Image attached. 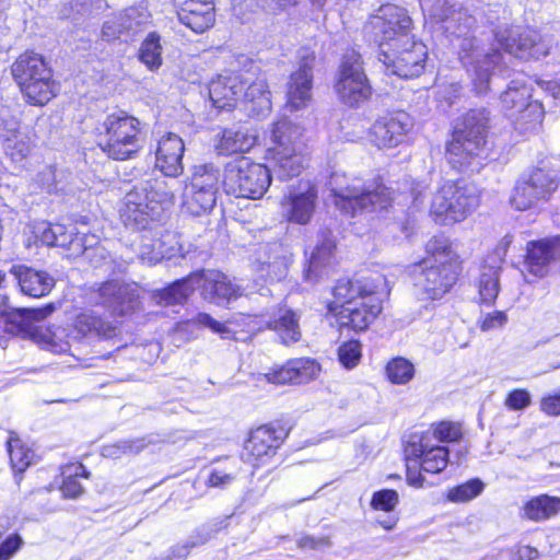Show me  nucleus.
I'll return each instance as SVG.
<instances>
[{"label": "nucleus", "mask_w": 560, "mask_h": 560, "mask_svg": "<svg viewBox=\"0 0 560 560\" xmlns=\"http://www.w3.org/2000/svg\"><path fill=\"white\" fill-rule=\"evenodd\" d=\"M95 141L110 159L126 161L143 147L140 121L124 112L107 115L94 129Z\"/></svg>", "instance_id": "nucleus-4"}, {"label": "nucleus", "mask_w": 560, "mask_h": 560, "mask_svg": "<svg viewBox=\"0 0 560 560\" xmlns=\"http://www.w3.org/2000/svg\"><path fill=\"white\" fill-rule=\"evenodd\" d=\"M428 257L411 268L413 287L425 299H439L456 282L460 272L458 256L452 250L448 240L434 236L427 244Z\"/></svg>", "instance_id": "nucleus-1"}, {"label": "nucleus", "mask_w": 560, "mask_h": 560, "mask_svg": "<svg viewBox=\"0 0 560 560\" xmlns=\"http://www.w3.org/2000/svg\"><path fill=\"white\" fill-rule=\"evenodd\" d=\"M362 63L361 55L352 50L343 56L340 66L336 91L341 102L350 107L360 106L372 94V88L364 73Z\"/></svg>", "instance_id": "nucleus-13"}, {"label": "nucleus", "mask_w": 560, "mask_h": 560, "mask_svg": "<svg viewBox=\"0 0 560 560\" xmlns=\"http://www.w3.org/2000/svg\"><path fill=\"white\" fill-rule=\"evenodd\" d=\"M199 276L195 272L174 281L168 287L156 290L152 293V300L161 306L183 304L196 289Z\"/></svg>", "instance_id": "nucleus-37"}, {"label": "nucleus", "mask_w": 560, "mask_h": 560, "mask_svg": "<svg viewBox=\"0 0 560 560\" xmlns=\"http://www.w3.org/2000/svg\"><path fill=\"white\" fill-rule=\"evenodd\" d=\"M320 372L319 364L310 358H298L288 361L284 365L272 369L261 374V377L268 383L284 385L289 383L303 384L318 376Z\"/></svg>", "instance_id": "nucleus-26"}, {"label": "nucleus", "mask_w": 560, "mask_h": 560, "mask_svg": "<svg viewBox=\"0 0 560 560\" xmlns=\"http://www.w3.org/2000/svg\"><path fill=\"white\" fill-rule=\"evenodd\" d=\"M378 60L384 65L386 72L409 79L419 77L427 59V47L415 38L406 42H389L388 46L380 49Z\"/></svg>", "instance_id": "nucleus-11"}, {"label": "nucleus", "mask_w": 560, "mask_h": 560, "mask_svg": "<svg viewBox=\"0 0 560 560\" xmlns=\"http://www.w3.org/2000/svg\"><path fill=\"white\" fill-rule=\"evenodd\" d=\"M196 289L200 290L201 298L218 306H225L243 294L241 287L234 283L226 275L220 271H198Z\"/></svg>", "instance_id": "nucleus-21"}, {"label": "nucleus", "mask_w": 560, "mask_h": 560, "mask_svg": "<svg viewBox=\"0 0 560 560\" xmlns=\"http://www.w3.org/2000/svg\"><path fill=\"white\" fill-rule=\"evenodd\" d=\"M74 228L67 229L63 224L42 223L36 228V236L42 244L47 246L61 247L68 249L71 240L74 236Z\"/></svg>", "instance_id": "nucleus-44"}, {"label": "nucleus", "mask_w": 560, "mask_h": 560, "mask_svg": "<svg viewBox=\"0 0 560 560\" xmlns=\"http://www.w3.org/2000/svg\"><path fill=\"white\" fill-rule=\"evenodd\" d=\"M126 36V31L122 28L119 16H113L106 20L102 27V37L104 40L112 42Z\"/></svg>", "instance_id": "nucleus-61"}, {"label": "nucleus", "mask_w": 560, "mask_h": 560, "mask_svg": "<svg viewBox=\"0 0 560 560\" xmlns=\"http://www.w3.org/2000/svg\"><path fill=\"white\" fill-rule=\"evenodd\" d=\"M220 171L213 164H200L194 167L189 186L194 189H209L219 191Z\"/></svg>", "instance_id": "nucleus-48"}, {"label": "nucleus", "mask_w": 560, "mask_h": 560, "mask_svg": "<svg viewBox=\"0 0 560 560\" xmlns=\"http://www.w3.org/2000/svg\"><path fill=\"white\" fill-rule=\"evenodd\" d=\"M173 197L162 176L148 175L126 195L120 209L121 221L129 229L145 230L160 220L164 205L171 203Z\"/></svg>", "instance_id": "nucleus-3"}, {"label": "nucleus", "mask_w": 560, "mask_h": 560, "mask_svg": "<svg viewBox=\"0 0 560 560\" xmlns=\"http://www.w3.org/2000/svg\"><path fill=\"white\" fill-rule=\"evenodd\" d=\"M433 434L441 442H455L462 436V429L457 423L441 422Z\"/></svg>", "instance_id": "nucleus-59"}, {"label": "nucleus", "mask_w": 560, "mask_h": 560, "mask_svg": "<svg viewBox=\"0 0 560 560\" xmlns=\"http://www.w3.org/2000/svg\"><path fill=\"white\" fill-rule=\"evenodd\" d=\"M529 30L524 25L499 26L494 32V40L501 49L509 55L518 58L521 48L524 49L523 31Z\"/></svg>", "instance_id": "nucleus-42"}, {"label": "nucleus", "mask_w": 560, "mask_h": 560, "mask_svg": "<svg viewBox=\"0 0 560 560\" xmlns=\"http://www.w3.org/2000/svg\"><path fill=\"white\" fill-rule=\"evenodd\" d=\"M398 503V493L395 490L385 489L373 494L371 505L375 510L393 511Z\"/></svg>", "instance_id": "nucleus-58"}, {"label": "nucleus", "mask_w": 560, "mask_h": 560, "mask_svg": "<svg viewBox=\"0 0 560 560\" xmlns=\"http://www.w3.org/2000/svg\"><path fill=\"white\" fill-rule=\"evenodd\" d=\"M479 205L472 187L464 182H447L434 195L431 212L443 224L463 221Z\"/></svg>", "instance_id": "nucleus-9"}, {"label": "nucleus", "mask_w": 560, "mask_h": 560, "mask_svg": "<svg viewBox=\"0 0 560 560\" xmlns=\"http://www.w3.org/2000/svg\"><path fill=\"white\" fill-rule=\"evenodd\" d=\"M485 487L486 485L480 479H470L465 483L451 488L446 497L451 502H468L478 497Z\"/></svg>", "instance_id": "nucleus-52"}, {"label": "nucleus", "mask_w": 560, "mask_h": 560, "mask_svg": "<svg viewBox=\"0 0 560 560\" xmlns=\"http://www.w3.org/2000/svg\"><path fill=\"white\" fill-rule=\"evenodd\" d=\"M8 452L10 455L11 467L15 475L16 483H20L22 479L20 475L32 465L34 452L31 448L24 446L21 440L18 438H10L8 441Z\"/></svg>", "instance_id": "nucleus-46"}, {"label": "nucleus", "mask_w": 560, "mask_h": 560, "mask_svg": "<svg viewBox=\"0 0 560 560\" xmlns=\"http://www.w3.org/2000/svg\"><path fill=\"white\" fill-rule=\"evenodd\" d=\"M161 36L151 32L147 35L139 48V60L151 71L162 66Z\"/></svg>", "instance_id": "nucleus-47"}, {"label": "nucleus", "mask_w": 560, "mask_h": 560, "mask_svg": "<svg viewBox=\"0 0 560 560\" xmlns=\"http://www.w3.org/2000/svg\"><path fill=\"white\" fill-rule=\"evenodd\" d=\"M287 435L288 432L282 427L261 425L252 431L244 445L247 460L254 466L266 464L276 455Z\"/></svg>", "instance_id": "nucleus-19"}, {"label": "nucleus", "mask_w": 560, "mask_h": 560, "mask_svg": "<svg viewBox=\"0 0 560 560\" xmlns=\"http://www.w3.org/2000/svg\"><path fill=\"white\" fill-rule=\"evenodd\" d=\"M222 185L228 195L236 198H261L271 185V171L267 165L240 158L224 165Z\"/></svg>", "instance_id": "nucleus-7"}, {"label": "nucleus", "mask_w": 560, "mask_h": 560, "mask_svg": "<svg viewBox=\"0 0 560 560\" xmlns=\"http://www.w3.org/2000/svg\"><path fill=\"white\" fill-rule=\"evenodd\" d=\"M185 144L183 139L176 133L168 132L164 135L158 142L155 151L156 167L163 174V178L178 177L184 171L183 155Z\"/></svg>", "instance_id": "nucleus-29"}, {"label": "nucleus", "mask_w": 560, "mask_h": 560, "mask_svg": "<svg viewBox=\"0 0 560 560\" xmlns=\"http://www.w3.org/2000/svg\"><path fill=\"white\" fill-rule=\"evenodd\" d=\"M530 97L532 89L520 81H512L509 89L501 95V103L508 117L522 132L535 129L541 124L544 117L541 103L532 101Z\"/></svg>", "instance_id": "nucleus-12"}, {"label": "nucleus", "mask_w": 560, "mask_h": 560, "mask_svg": "<svg viewBox=\"0 0 560 560\" xmlns=\"http://www.w3.org/2000/svg\"><path fill=\"white\" fill-rule=\"evenodd\" d=\"M468 71L476 92L478 94L487 93L490 86V56L486 54L480 59L475 57Z\"/></svg>", "instance_id": "nucleus-49"}, {"label": "nucleus", "mask_w": 560, "mask_h": 560, "mask_svg": "<svg viewBox=\"0 0 560 560\" xmlns=\"http://www.w3.org/2000/svg\"><path fill=\"white\" fill-rule=\"evenodd\" d=\"M382 281L381 277L372 279L370 277H362L360 279H340L337 281L332 289L335 301L330 310L335 311L339 305L342 308L350 303H355L359 300H366V296L376 294L378 285Z\"/></svg>", "instance_id": "nucleus-31"}, {"label": "nucleus", "mask_w": 560, "mask_h": 560, "mask_svg": "<svg viewBox=\"0 0 560 560\" xmlns=\"http://www.w3.org/2000/svg\"><path fill=\"white\" fill-rule=\"evenodd\" d=\"M338 357L346 369L354 368L361 359V345L359 341L350 340L339 347Z\"/></svg>", "instance_id": "nucleus-55"}, {"label": "nucleus", "mask_w": 560, "mask_h": 560, "mask_svg": "<svg viewBox=\"0 0 560 560\" xmlns=\"http://www.w3.org/2000/svg\"><path fill=\"white\" fill-rule=\"evenodd\" d=\"M238 103L252 116H266L271 110L270 91L266 78L258 77L244 86Z\"/></svg>", "instance_id": "nucleus-35"}, {"label": "nucleus", "mask_w": 560, "mask_h": 560, "mask_svg": "<svg viewBox=\"0 0 560 560\" xmlns=\"http://www.w3.org/2000/svg\"><path fill=\"white\" fill-rule=\"evenodd\" d=\"M422 10L435 23H443L445 32L460 36L471 26L472 19L463 8L448 4L447 0H438L435 3L424 1Z\"/></svg>", "instance_id": "nucleus-28"}, {"label": "nucleus", "mask_w": 560, "mask_h": 560, "mask_svg": "<svg viewBox=\"0 0 560 560\" xmlns=\"http://www.w3.org/2000/svg\"><path fill=\"white\" fill-rule=\"evenodd\" d=\"M302 128L289 119H280L273 124L271 141L273 147L269 149L271 178L281 182L299 176L304 168L302 149Z\"/></svg>", "instance_id": "nucleus-6"}, {"label": "nucleus", "mask_w": 560, "mask_h": 560, "mask_svg": "<svg viewBox=\"0 0 560 560\" xmlns=\"http://www.w3.org/2000/svg\"><path fill=\"white\" fill-rule=\"evenodd\" d=\"M30 84L34 92L21 91L27 103L43 106L57 95V84L52 80L51 70L48 75H32Z\"/></svg>", "instance_id": "nucleus-41"}, {"label": "nucleus", "mask_w": 560, "mask_h": 560, "mask_svg": "<svg viewBox=\"0 0 560 560\" xmlns=\"http://www.w3.org/2000/svg\"><path fill=\"white\" fill-rule=\"evenodd\" d=\"M71 334L74 339L79 340H105L112 339L118 334V326L110 315L88 308L74 317Z\"/></svg>", "instance_id": "nucleus-22"}, {"label": "nucleus", "mask_w": 560, "mask_h": 560, "mask_svg": "<svg viewBox=\"0 0 560 560\" xmlns=\"http://www.w3.org/2000/svg\"><path fill=\"white\" fill-rule=\"evenodd\" d=\"M560 185V166L542 161L538 166L524 174L516 183L511 205L520 211L548 201Z\"/></svg>", "instance_id": "nucleus-8"}, {"label": "nucleus", "mask_w": 560, "mask_h": 560, "mask_svg": "<svg viewBox=\"0 0 560 560\" xmlns=\"http://www.w3.org/2000/svg\"><path fill=\"white\" fill-rule=\"evenodd\" d=\"M489 120L490 112L483 108L471 109L456 121L445 149V158L453 168L479 171L487 165L481 160L487 158Z\"/></svg>", "instance_id": "nucleus-2"}, {"label": "nucleus", "mask_w": 560, "mask_h": 560, "mask_svg": "<svg viewBox=\"0 0 560 560\" xmlns=\"http://www.w3.org/2000/svg\"><path fill=\"white\" fill-rule=\"evenodd\" d=\"M560 510V499L542 494L527 501L523 506V516L530 521H544Z\"/></svg>", "instance_id": "nucleus-43"}, {"label": "nucleus", "mask_w": 560, "mask_h": 560, "mask_svg": "<svg viewBox=\"0 0 560 560\" xmlns=\"http://www.w3.org/2000/svg\"><path fill=\"white\" fill-rule=\"evenodd\" d=\"M94 302L113 314L126 315L139 306L138 289L118 280L106 281L94 293Z\"/></svg>", "instance_id": "nucleus-17"}, {"label": "nucleus", "mask_w": 560, "mask_h": 560, "mask_svg": "<svg viewBox=\"0 0 560 560\" xmlns=\"http://www.w3.org/2000/svg\"><path fill=\"white\" fill-rule=\"evenodd\" d=\"M560 261V235L532 241L526 247L525 270L534 278L548 276L551 266Z\"/></svg>", "instance_id": "nucleus-23"}, {"label": "nucleus", "mask_w": 560, "mask_h": 560, "mask_svg": "<svg viewBox=\"0 0 560 560\" xmlns=\"http://www.w3.org/2000/svg\"><path fill=\"white\" fill-rule=\"evenodd\" d=\"M50 68L42 55L34 51H26L12 65V75L21 91L34 92L30 80L32 75H48Z\"/></svg>", "instance_id": "nucleus-36"}, {"label": "nucleus", "mask_w": 560, "mask_h": 560, "mask_svg": "<svg viewBox=\"0 0 560 560\" xmlns=\"http://www.w3.org/2000/svg\"><path fill=\"white\" fill-rule=\"evenodd\" d=\"M122 28L126 31V37L133 36L141 31L149 22V13L143 8L131 7L126 9L119 15Z\"/></svg>", "instance_id": "nucleus-51"}, {"label": "nucleus", "mask_w": 560, "mask_h": 560, "mask_svg": "<svg viewBox=\"0 0 560 560\" xmlns=\"http://www.w3.org/2000/svg\"><path fill=\"white\" fill-rule=\"evenodd\" d=\"M318 190L314 183L301 180L291 187L281 205L288 220L298 224H307L316 209Z\"/></svg>", "instance_id": "nucleus-18"}, {"label": "nucleus", "mask_w": 560, "mask_h": 560, "mask_svg": "<svg viewBox=\"0 0 560 560\" xmlns=\"http://www.w3.org/2000/svg\"><path fill=\"white\" fill-rule=\"evenodd\" d=\"M428 440V435L413 434L405 446V457L420 460L423 472L439 474L450 462V451L444 446L430 447Z\"/></svg>", "instance_id": "nucleus-24"}, {"label": "nucleus", "mask_w": 560, "mask_h": 560, "mask_svg": "<svg viewBox=\"0 0 560 560\" xmlns=\"http://www.w3.org/2000/svg\"><path fill=\"white\" fill-rule=\"evenodd\" d=\"M210 539V534L205 535L198 534L196 537H191L184 544L176 545L171 548L167 555L172 560H185L194 547L206 544Z\"/></svg>", "instance_id": "nucleus-56"}, {"label": "nucleus", "mask_w": 560, "mask_h": 560, "mask_svg": "<svg viewBox=\"0 0 560 560\" xmlns=\"http://www.w3.org/2000/svg\"><path fill=\"white\" fill-rule=\"evenodd\" d=\"M55 310L54 304L39 308H14L8 300L0 299V330L23 338H35L40 329L38 325Z\"/></svg>", "instance_id": "nucleus-14"}, {"label": "nucleus", "mask_w": 560, "mask_h": 560, "mask_svg": "<svg viewBox=\"0 0 560 560\" xmlns=\"http://www.w3.org/2000/svg\"><path fill=\"white\" fill-rule=\"evenodd\" d=\"M413 127V119L404 112L389 113L378 118L371 127V141L380 149L401 144Z\"/></svg>", "instance_id": "nucleus-15"}, {"label": "nucleus", "mask_w": 560, "mask_h": 560, "mask_svg": "<svg viewBox=\"0 0 560 560\" xmlns=\"http://www.w3.org/2000/svg\"><path fill=\"white\" fill-rule=\"evenodd\" d=\"M291 256L290 249L280 242L261 245L257 252L256 270L267 280H281L287 276Z\"/></svg>", "instance_id": "nucleus-25"}, {"label": "nucleus", "mask_w": 560, "mask_h": 560, "mask_svg": "<svg viewBox=\"0 0 560 560\" xmlns=\"http://www.w3.org/2000/svg\"><path fill=\"white\" fill-rule=\"evenodd\" d=\"M10 273L16 280L23 294L32 298L47 295L55 285V279L47 271L36 270L24 265L12 266Z\"/></svg>", "instance_id": "nucleus-33"}, {"label": "nucleus", "mask_w": 560, "mask_h": 560, "mask_svg": "<svg viewBox=\"0 0 560 560\" xmlns=\"http://www.w3.org/2000/svg\"><path fill=\"white\" fill-rule=\"evenodd\" d=\"M23 544V538L19 534L9 535L0 544V560H10Z\"/></svg>", "instance_id": "nucleus-62"}, {"label": "nucleus", "mask_w": 560, "mask_h": 560, "mask_svg": "<svg viewBox=\"0 0 560 560\" xmlns=\"http://www.w3.org/2000/svg\"><path fill=\"white\" fill-rule=\"evenodd\" d=\"M411 27L412 20L407 10L387 3L381 5L376 13L370 16L364 31L381 49L388 46L389 42H406L413 38Z\"/></svg>", "instance_id": "nucleus-10"}, {"label": "nucleus", "mask_w": 560, "mask_h": 560, "mask_svg": "<svg viewBox=\"0 0 560 560\" xmlns=\"http://www.w3.org/2000/svg\"><path fill=\"white\" fill-rule=\"evenodd\" d=\"M257 141V133L245 125L225 128L215 145L219 154L232 155L249 151Z\"/></svg>", "instance_id": "nucleus-34"}, {"label": "nucleus", "mask_w": 560, "mask_h": 560, "mask_svg": "<svg viewBox=\"0 0 560 560\" xmlns=\"http://www.w3.org/2000/svg\"><path fill=\"white\" fill-rule=\"evenodd\" d=\"M177 16L182 24L195 33H203L214 24V3L212 0H186Z\"/></svg>", "instance_id": "nucleus-32"}, {"label": "nucleus", "mask_w": 560, "mask_h": 560, "mask_svg": "<svg viewBox=\"0 0 560 560\" xmlns=\"http://www.w3.org/2000/svg\"><path fill=\"white\" fill-rule=\"evenodd\" d=\"M98 240L95 235L75 233L67 250L70 256H85L91 260L94 253L103 257L104 248L96 246Z\"/></svg>", "instance_id": "nucleus-50"}, {"label": "nucleus", "mask_w": 560, "mask_h": 560, "mask_svg": "<svg viewBox=\"0 0 560 560\" xmlns=\"http://www.w3.org/2000/svg\"><path fill=\"white\" fill-rule=\"evenodd\" d=\"M139 258L148 265H155L161 261L164 258L161 242L153 240L143 241L140 246Z\"/></svg>", "instance_id": "nucleus-57"}, {"label": "nucleus", "mask_w": 560, "mask_h": 560, "mask_svg": "<svg viewBox=\"0 0 560 560\" xmlns=\"http://www.w3.org/2000/svg\"><path fill=\"white\" fill-rule=\"evenodd\" d=\"M188 323L201 327H207L212 332L220 335L221 338L224 339L230 338L232 335V330L225 324L218 322L208 313H198L196 316L189 319Z\"/></svg>", "instance_id": "nucleus-54"}, {"label": "nucleus", "mask_w": 560, "mask_h": 560, "mask_svg": "<svg viewBox=\"0 0 560 560\" xmlns=\"http://www.w3.org/2000/svg\"><path fill=\"white\" fill-rule=\"evenodd\" d=\"M249 63L250 68L247 70V77L237 72H228L225 74H219L215 79L210 81L208 91L213 106L219 109H225L237 105L244 86L252 80L250 75H254V70L257 69L252 61H249Z\"/></svg>", "instance_id": "nucleus-20"}, {"label": "nucleus", "mask_w": 560, "mask_h": 560, "mask_svg": "<svg viewBox=\"0 0 560 560\" xmlns=\"http://www.w3.org/2000/svg\"><path fill=\"white\" fill-rule=\"evenodd\" d=\"M413 365L404 358H396L388 362L386 374L388 380L395 384H406L413 377Z\"/></svg>", "instance_id": "nucleus-53"}, {"label": "nucleus", "mask_w": 560, "mask_h": 560, "mask_svg": "<svg viewBox=\"0 0 560 560\" xmlns=\"http://www.w3.org/2000/svg\"><path fill=\"white\" fill-rule=\"evenodd\" d=\"M299 56V69L291 74L287 90L285 106L291 112L304 108L312 98L315 55L313 51L303 48Z\"/></svg>", "instance_id": "nucleus-16"}, {"label": "nucleus", "mask_w": 560, "mask_h": 560, "mask_svg": "<svg viewBox=\"0 0 560 560\" xmlns=\"http://www.w3.org/2000/svg\"><path fill=\"white\" fill-rule=\"evenodd\" d=\"M406 465H407V481L410 486L422 488L425 486V479L422 476V470L420 467V463L418 459L413 458H407L406 457Z\"/></svg>", "instance_id": "nucleus-64"}, {"label": "nucleus", "mask_w": 560, "mask_h": 560, "mask_svg": "<svg viewBox=\"0 0 560 560\" xmlns=\"http://www.w3.org/2000/svg\"><path fill=\"white\" fill-rule=\"evenodd\" d=\"M218 192L209 189H194L192 186L186 188L185 206L192 215H202L209 213L217 203Z\"/></svg>", "instance_id": "nucleus-45"}, {"label": "nucleus", "mask_w": 560, "mask_h": 560, "mask_svg": "<svg viewBox=\"0 0 560 560\" xmlns=\"http://www.w3.org/2000/svg\"><path fill=\"white\" fill-rule=\"evenodd\" d=\"M0 139L5 156L16 164L24 162L34 148L30 133L14 118L1 121Z\"/></svg>", "instance_id": "nucleus-27"}, {"label": "nucleus", "mask_w": 560, "mask_h": 560, "mask_svg": "<svg viewBox=\"0 0 560 560\" xmlns=\"http://www.w3.org/2000/svg\"><path fill=\"white\" fill-rule=\"evenodd\" d=\"M532 402V396L526 389H514L505 398V406L511 410H524Z\"/></svg>", "instance_id": "nucleus-60"}, {"label": "nucleus", "mask_w": 560, "mask_h": 560, "mask_svg": "<svg viewBox=\"0 0 560 560\" xmlns=\"http://www.w3.org/2000/svg\"><path fill=\"white\" fill-rule=\"evenodd\" d=\"M328 187L336 197V206L354 217L359 212H372L386 209L392 200V191L382 184L361 185L359 179L349 183L343 174L334 173Z\"/></svg>", "instance_id": "nucleus-5"}, {"label": "nucleus", "mask_w": 560, "mask_h": 560, "mask_svg": "<svg viewBox=\"0 0 560 560\" xmlns=\"http://www.w3.org/2000/svg\"><path fill=\"white\" fill-rule=\"evenodd\" d=\"M335 247L331 235L325 233L311 253L306 270L308 280H315L323 273V269L330 264Z\"/></svg>", "instance_id": "nucleus-40"}, {"label": "nucleus", "mask_w": 560, "mask_h": 560, "mask_svg": "<svg viewBox=\"0 0 560 560\" xmlns=\"http://www.w3.org/2000/svg\"><path fill=\"white\" fill-rule=\"evenodd\" d=\"M299 315L289 308H280L268 327L275 330L283 345H292L301 339Z\"/></svg>", "instance_id": "nucleus-38"}, {"label": "nucleus", "mask_w": 560, "mask_h": 560, "mask_svg": "<svg viewBox=\"0 0 560 560\" xmlns=\"http://www.w3.org/2000/svg\"><path fill=\"white\" fill-rule=\"evenodd\" d=\"M84 469L83 466L75 468L74 476H69L63 479L60 490L66 498L75 499L83 492V487L78 480V470Z\"/></svg>", "instance_id": "nucleus-63"}, {"label": "nucleus", "mask_w": 560, "mask_h": 560, "mask_svg": "<svg viewBox=\"0 0 560 560\" xmlns=\"http://www.w3.org/2000/svg\"><path fill=\"white\" fill-rule=\"evenodd\" d=\"M524 49L521 48V54L517 59L521 60H539L547 57L552 47L553 38L551 35L541 34L538 30L530 27L523 31Z\"/></svg>", "instance_id": "nucleus-39"}, {"label": "nucleus", "mask_w": 560, "mask_h": 560, "mask_svg": "<svg viewBox=\"0 0 560 560\" xmlns=\"http://www.w3.org/2000/svg\"><path fill=\"white\" fill-rule=\"evenodd\" d=\"M382 312L380 298L375 294L366 296V300H360L350 303L340 310L337 314L338 323L341 327H349L355 331H362L369 327L374 318Z\"/></svg>", "instance_id": "nucleus-30"}]
</instances>
